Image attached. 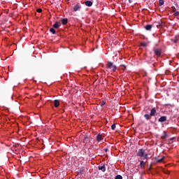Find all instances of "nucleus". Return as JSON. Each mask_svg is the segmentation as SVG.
<instances>
[{
    "label": "nucleus",
    "mask_w": 179,
    "mask_h": 179,
    "mask_svg": "<svg viewBox=\"0 0 179 179\" xmlns=\"http://www.w3.org/2000/svg\"><path fill=\"white\" fill-rule=\"evenodd\" d=\"M157 114V110H156V108H152L150 110V114L147 113L144 115V118H145L147 121H150V120H152V117L156 116Z\"/></svg>",
    "instance_id": "f257e3e1"
},
{
    "label": "nucleus",
    "mask_w": 179,
    "mask_h": 179,
    "mask_svg": "<svg viewBox=\"0 0 179 179\" xmlns=\"http://www.w3.org/2000/svg\"><path fill=\"white\" fill-rule=\"evenodd\" d=\"M136 156L143 157V160H148V156H149V155L145 152V150L141 148L138 150Z\"/></svg>",
    "instance_id": "f03ea898"
},
{
    "label": "nucleus",
    "mask_w": 179,
    "mask_h": 179,
    "mask_svg": "<svg viewBox=\"0 0 179 179\" xmlns=\"http://www.w3.org/2000/svg\"><path fill=\"white\" fill-rule=\"evenodd\" d=\"M106 68L107 69H110L111 72H115L117 71V66L114 65L111 62H108Z\"/></svg>",
    "instance_id": "7ed1b4c3"
},
{
    "label": "nucleus",
    "mask_w": 179,
    "mask_h": 179,
    "mask_svg": "<svg viewBox=\"0 0 179 179\" xmlns=\"http://www.w3.org/2000/svg\"><path fill=\"white\" fill-rule=\"evenodd\" d=\"M153 51H154L155 55H157V57H160V55H162V49H160V48H154Z\"/></svg>",
    "instance_id": "20e7f679"
},
{
    "label": "nucleus",
    "mask_w": 179,
    "mask_h": 179,
    "mask_svg": "<svg viewBox=\"0 0 179 179\" xmlns=\"http://www.w3.org/2000/svg\"><path fill=\"white\" fill-rule=\"evenodd\" d=\"M80 9H82V6L78 3L73 6V12H78V10H80Z\"/></svg>",
    "instance_id": "39448f33"
},
{
    "label": "nucleus",
    "mask_w": 179,
    "mask_h": 179,
    "mask_svg": "<svg viewBox=\"0 0 179 179\" xmlns=\"http://www.w3.org/2000/svg\"><path fill=\"white\" fill-rule=\"evenodd\" d=\"M83 143H87V142H89V135L87 134H85L84 135H83Z\"/></svg>",
    "instance_id": "423d86ee"
},
{
    "label": "nucleus",
    "mask_w": 179,
    "mask_h": 179,
    "mask_svg": "<svg viewBox=\"0 0 179 179\" xmlns=\"http://www.w3.org/2000/svg\"><path fill=\"white\" fill-rule=\"evenodd\" d=\"M166 121H167V116H161L158 120L159 122H166Z\"/></svg>",
    "instance_id": "0eeeda50"
},
{
    "label": "nucleus",
    "mask_w": 179,
    "mask_h": 179,
    "mask_svg": "<svg viewBox=\"0 0 179 179\" xmlns=\"http://www.w3.org/2000/svg\"><path fill=\"white\" fill-rule=\"evenodd\" d=\"M179 40V36H176L175 37H173L171 41L172 43H174L175 44L178 43Z\"/></svg>",
    "instance_id": "6e6552de"
},
{
    "label": "nucleus",
    "mask_w": 179,
    "mask_h": 179,
    "mask_svg": "<svg viewBox=\"0 0 179 179\" xmlns=\"http://www.w3.org/2000/svg\"><path fill=\"white\" fill-rule=\"evenodd\" d=\"M103 135L99 134L96 137V140L97 141V142H101V141H103Z\"/></svg>",
    "instance_id": "1a4fd4ad"
},
{
    "label": "nucleus",
    "mask_w": 179,
    "mask_h": 179,
    "mask_svg": "<svg viewBox=\"0 0 179 179\" xmlns=\"http://www.w3.org/2000/svg\"><path fill=\"white\" fill-rule=\"evenodd\" d=\"M99 170H101L103 171V173H104V171H106V165L101 164V165H99L98 166Z\"/></svg>",
    "instance_id": "9d476101"
},
{
    "label": "nucleus",
    "mask_w": 179,
    "mask_h": 179,
    "mask_svg": "<svg viewBox=\"0 0 179 179\" xmlns=\"http://www.w3.org/2000/svg\"><path fill=\"white\" fill-rule=\"evenodd\" d=\"M152 27H153V25H152V24H148V25H145V26L144 27V28L145 29V30H148V31L152 30Z\"/></svg>",
    "instance_id": "9b49d317"
},
{
    "label": "nucleus",
    "mask_w": 179,
    "mask_h": 179,
    "mask_svg": "<svg viewBox=\"0 0 179 179\" xmlns=\"http://www.w3.org/2000/svg\"><path fill=\"white\" fill-rule=\"evenodd\" d=\"M155 160L157 161V163H162L164 160V157H162L161 159H158L157 157H155Z\"/></svg>",
    "instance_id": "f8f14e48"
},
{
    "label": "nucleus",
    "mask_w": 179,
    "mask_h": 179,
    "mask_svg": "<svg viewBox=\"0 0 179 179\" xmlns=\"http://www.w3.org/2000/svg\"><path fill=\"white\" fill-rule=\"evenodd\" d=\"M85 5L86 6L90 7V6H92V5H93V2L90 1H85Z\"/></svg>",
    "instance_id": "ddd939ff"
},
{
    "label": "nucleus",
    "mask_w": 179,
    "mask_h": 179,
    "mask_svg": "<svg viewBox=\"0 0 179 179\" xmlns=\"http://www.w3.org/2000/svg\"><path fill=\"white\" fill-rule=\"evenodd\" d=\"M145 164H146V162H145L144 161H141L140 167L142 170H143V169H145Z\"/></svg>",
    "instance_id": "4468645a"
},
{
    "label": "nucleus",
    "mask_w": 179,
    "mask_h": 179,
    "mask_svg": "<svg viewBox=\"0 0 179 179\" xmlns=\"http://www.w3.org/2000/svg\"><path fill=\"white\" fill-rule=\"evenodd\" d=\"M54 106L55 107H59V100L56 99L54 101Z\"/></svg>",
    "instance_id": "2eb2a0df"
},
{
    "label": "nucleus",
    "mask_w": 179,
    "mask_h": 179,
    "mask_svg": "<svg viewBox=\"0 0 179 179\" xmlns=\"http://www.w3.org/2000/svg\"><path fill=\"white\" fill-rule=\"evenodd\" d=\"M52 27L54 29H59V24L58 23V22H56L53 25Z\"/></svg>",
    "instance_id": "dca6fc26"
},
{
    "label": "nucleus",
    "mask_w": 179,
    "mask_h": 179,
    "mask_svg": "<svg viewBox=\"0 0 179 179\" xmlns=\"http://www.w3.org/2000/svg\"><path fill=\"white\" fill-rule=\"evenodd\" d=\"M68 23V18H64L62 20V24H66Z\"/></svg>",
    "instance_id": "f3484780"
},
{
    "label": "nucleus",
    "mask_w": 179,
    "mask_h": 179,
    "mask_svg": "<svg viewBox=\"0 0 179 179\" xmlns=\"http://www.w3.org/2000/svg\"><path fill=\"white\" fill-rule=\"evenodd\" d=\"M159 6L164 5V0H159Z\"/></svg>",
    "instance_id": "a211bd4d"
},
{
    "label": "nucleus",
    "mask_w": 179,
    "mask_h": 179,
    "mask_svg": "<svg viewBox=\"0 0 179 179\" xmlns=\"http://www.w3.org/2000/svg\"><path fill=\"white\" fill-rule=\"evenodd\" d=\"M50 33H52V34H55V33H57V31H55V29H54V28H50Z\"/></svg>",
    "instance_id": "6ab92c4d"
},
{
    "label": "nucleus",
    "mask_w": 179,
    "mask_h": 179,
    "mask_svg": "<svg viewBox=\"0 0 179 179\" xmlns=\"http://www.w3.org/2000/svg\"><path fill=\"white\" fill-rule=\"evenodd\" d=\"M141 45V47H148V43L146 42H142Z\"/></svg>",
    "instance_id": "aec40b11"
},
{
    "label": "nucleus",
    "mask_w": 179,
    "mask_h": 179,
    "mask_svg": "<svg viewBox=\"0 0 179 179\" xmlns=\"http://www.w3.org/2000/svg\"><path fill=\"white\" fill-rule=\"evenodd\" d=\"M162 139H166V138H167V133H166V131H164V136H162Z\"/></svg>",
    "instance_id": "412c9836"
},
{
    "label": "nucleus",
    "mask_w": 179,
    "mask_h": 179,
    "mask_svg": "<svg viewBox=\"0 0 179 179\" xmlns=\"http://www.w3.org/2000/svg\"><path fill=\"white\" fill-rule=\"evenodd\" d=\"M115 179H122V176L117 175V176H115Z\"/></svg>",
    "instance_id": "4be33fe9"
},
{
    "label": "nucleus",
    "mask_w": 179,
    "mask_h": 179,
    "mask_svg": "<svg viewBox=\"0 0 179 179\" xmlns=\"http://www.w3.org/2000/svg\"><path fill=\"white\" fill-rule=\"evenodd\" d=\"M103 106H106V101H102L101 102V107H103Z\"/></svg>",
    "instance_id": "5701e85b"
},
{
    "label": "nucleus",
    "mask_w": 179,
    "mask_h": 179,
    "mask_svg": "<svg viewBox=\"0 0 179 179\" xmlns=\"http://www.w3.org/2000/svg\"><path fill=\"white\" fill-rule=\"evenodd\" d=\"M115 128H116L115 124H112L111 129H113V131H115Z\"/></svg>",
    "instance_id": "b1692460"
},
{
    "label": "nucleus",
    "mask_w": 179,
    "mask_h": 179,
    "mask_svg": "<svg viewBox=\"0 0 179 179\" xmlns=\"http://www.w3.org/2000/svg\"><path fill=\"white\" fill-rule=\"evenodd\" d=\"M36 12H38V13H41V12H43V10L41 8H38L36 10Z\"/></svg>",
    "instance_id": "393cba45"
},
{
    "label": "nucleus",
    "mask_w": 179,
    "mask_h": 179,
    "mask_svg": "<svg viewBox=\"0 0 179 179\" xmlns=\"http://www.w3.org/2000/svg\"><path fill=\"white\" fill-rule=\"evenodd\" d=\"M174 15L175 16H179V12L178 11H175L174 12Z\"/></svg>",
    "instance_id": "a878e982"
},
{
    "label": "nucleus",
    "mask_w": 179,
    "mask_h": 179,
    "mask_svg": "<svg viewBox=\"0 0 179 179\" xmlns=\"http://www.w3.org/2000/svg\"><path fill=\"white\" fill-rule=\"evenodd\" d=\"M164 173L165 174H170V171H164Z\"/></svg>",
    "instance_id": "bb28decb"
},
{
    "label": "nucleus",
    "mask_w": 179,
    "mask_h": 179,
    "mask_svg": "<svg viewBox=\"0 0 179 179\" xmlns=\"http://www.w3.org/2000/svg\"><path fill=\"white\" fill-rule=\"evenodd\" d=\"M175 12H177V10H176V8L173 7V13H175Z\"/></svg>",
    "instance_id": "cd10ccee"
},
{
    "label": "nucleus",
    "mask_w": 179,
    "mask_h": 179,
    "mask_svg": "<svg viewBox=\"0 0 179 179\" xmlns=\"http://www.w3.org/2000/svg\"><path fill=\"white\" fill-rule=\"evenodd\" d=\"M104 150L105 152H108V148H105Z\"/></svg>",
    "instance_id": "c85d7f7f"
},
{
    "label": "nucleus",
    "mask_w": 179,
    "mask_h": 179,
    "mask_svg": "<svg viewBox=\"0 0 179 179\" xmlns=\"http://www.w3.org/2000/svg\"><path fill=\"white\" fill-rule=\"evenodd\" d=\"M174 139H176V138L173 137V138H171V141H174Z\"/></svg>",
    "instance_id": "c756f323"
},
{
    "label": "nucleus",
    "mask_w": 179,
    "mask_h": 179,
    "mask_svg": "<svg viewBox=\"0 0 179 179\" xmlns=\"http://www.w3.org/2000/svg\"><path fill=\"white\" fill-rule=\"evenodd\" d=\"M150 169H152V166H150L149 170H150Z\"/></svg>",
    "instance_id": "7c9ffc66"
},
{
    "label": "nucleus",
    "mask_w": 179,
    "mask_h": 179,
    "mask_svg": "<svg viewBox=\"0 0 179 179\" xmlns=\"http://www.w3.org/2000/svg\"><path fill=\"white\" fill-rule=\"evenodd\" d=\"M129 2L131 3V0H129Z\"/></svg>",
    "instance_id": "2f4dec72"
},
{
    "label": "nucleus",
    "mask_w": 179,
    "mask_h": 179,
    "mask_svg": "<svg viewBox=\"0 0 179 179\" xmlns=\"http://www.w3.org/2000/svg\"><path fill=\"white\" fill-rule=\"evenodd\" d=\"M67 1H69V0H67Z\"/></svg>",
    "instance_id": "473e14b6"
}]
</instances>
